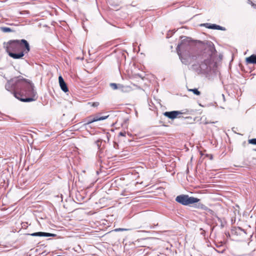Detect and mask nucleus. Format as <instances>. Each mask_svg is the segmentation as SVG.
I'll return each mask as SVG.
<instances>
[{"instance_id":"f257e3e1","label":"nucleus","mask_w":256,"mask_h":256,"mask_svg":"<svg viewBox=\"0 0 256 256\" xmlns=\"http://www.w3.org/2000/svg\"><path fill=\"white\" fill-rule=\"evenodd\" d=\"M176 51L182 64L188 65L196 62L202 74H209L216 66L214 58L216 51L212 42L207 43L204 50L200 51L193 42L182 40L178 46Z\"/></svg>"},{"instance_id":"f03ea898","label":"nucleus","mask_w":256,"mask_h":256,"mask_svg":"<svg viewBox=\"0 0 256 256\" xmlns=\"http://www.w3.org/2000/svg\"><path fill=\"white\" fill-rule=\"evenodd\" d=\"M5 88L7 90L12 92L16 98L22 102H32L38 98L34 84L22 76L14 78L8 81Z\"/></svg>"},{"instance_id":"7ed1b4c3","label":"nucleus","mask_w":256,"mask_h":256,"mask_svg":"<svg viewBox=\"0 0 256 256\" xmlns=\"http://www.w3.org/2000/svg\"><path fill=\"white\" fill-rule=\"evenodd\" d=\"M4 47L8 56L14 59H20L30 51V46L24 39L10 40L4 43Z\"/></svg>"},{"instance_id":"20e7f679","label":"nucleus","mask_w":256,"mask_h":256,"mask_svg":"<svg viewBox=\"0 0 256 256\" xmlns=\"http://www.w3.org/2000/svg\"><path fill=\"white\" fill-rule=\"evenodd\" d=\"M200 200L199 198L192 196H189L186 194L179 195L176 198V202L184 206H188L196 203Z\"/></svg>"},{"instance_id":"39448f33","label":"nucleus","mask_w":256,"mask_h":256,"mask_svg":"<svg viewBox=\"0 0 256 256\" xmlns=\"http://www.w3.org/2000/svg\"><path fill=\"white\" fill-rule=\"evenodd\" d=\"M108 116L100 117L95 116L93 118H92L91 116H90L84 120L85 123L84 124V126H86L95 122L104 120L108 118Z\"/></svg>"},{"instance_id":"423d86ee","label":"nucleus","mask_w":256,"mask_h":256,"mask_svg":"<svg viewBox=\"0 0 256 256\" xmlns=\"http://www.w3.org/2000/svg\"><path fill=\"white\" fill-rule=\"evenodd\" d=\"M182 113L180 111H171V112H166L164 113V115L168 118L174 120L177 117H178V115L181 114Z\"/></svg>"},{"instance_id":"0eeeda50","label":"nucleus","mask_w":256,"mask_h":256,"mask_svg":"<svg viewBox=\"0 0 256 256\" xmlns=\"http://www.w3.org/2000/svg\"><path fill=\"white\" fill-rule=\"evenodd\" d=\"M58 80H59V84L60 87L62 89V90L64 92H68V88L67 87V85L65 82L64 81V80L63 79L62 77L60 76L58 77Z\"/></svg>"},{"instance_id":"6e6552de","label":"nucleus","mask_w":256,"mask_h":256,"mask_svg":"<svg viewBox=\"0 0 256 256\" xmlns=\"http://www.w3.org/2000/svg\"><path fill=\"white\" fill-rule=\"evenodd\" d=\"M30 236H54V234H50V233H48V232H34V233H32V234H30Z\"/></svg>"},{"instance_id":"1a4fd4ad","label":"nucleus","mask_w":256,"mask_h":256,"mask_svg":"<svg viewBox=\"0 0 256 256\" xmlns=\"http://www.w3.org/2000/svg\"><path fill=\"white\" fill-rule=\"evenodd\" d=\"M246 62L249 64H256V55L252 54L246 58Z\"/></svg>"},{"instance_id":"9d476101","label":"nucleus","mask_w":256,"mask_h":256,"mask_svg":"<svg viewBox=\"0 0 256 256\" xmlns=\"http://www.w3.org/2000/svg\"><path fill=\"white\" fill-rule=\"evenodd\" d=\"M212 29L222 30H226V28L224 27L221 26H218V25H217L216 24H212Z\"/></svg>"},{"instance_id":"9b49d317","label":"nucleus","mask_w":256,"mask_h":256,"mask_svg":"<svg viewBox=\"0 0 256 256\" xmlns=\"http://www.w3.org/2000/svg\"><path fill=\"white\" fill-rule=\"evenodd\" d=\"M0 29L4 32H9L12 31L10 28L8 27H0Z\"/></svg>"},{"instance_id":"f8f14e48","label":"nucleus","mask_w":256,"mask_h":256,"mask_svg":"<svg viewBox=\"0 0 256 256\" xmlns=\"http://www.w3.org/2000/svg\"><path fill=\"white\" fill-rule=\"evenodd\" d=\"M196 208H200L203 210H206L208 209V208L204 204H201V203L198 204L196 205Z\"/></svg>"},{"instance_id":"ddd939ff","label":"nucleus","mask_w":256,"mask_h":256,"mask_svg":"<svg viewBox=\"0 0 256 256\" xmlns=\"http://www.w3.org/2000/svg\"><path fill=\"white\" fill-rule=\"evenodd\" d=\"M189 91L192 92L196 96H200V92L197 88L189 89Z\"/></svg>"},{"instance_id":"4468645a","label":"nucleus","mask_w":256,"mask_h":256,"mask_svg":"<svg viewBox=\"0 0 256 256\" xmlns=\"http://www.w3.org/2000/svg\"><path fill=\"white\" fill-rule=\"evenodd\" d=\"M248 142L250 144L256 145V138L250 139L248 140Z\"/></svg>"},{"instance_id":"2eb2a0df","label":"nucleus","mask_w":256,"mask_h":256,"mask_svg":"<svg viewBox=\"0 0 256 256\" xmlns=\"http://www.w3.org/2000/svg\"><path fill=\"white\" fill-rule=\"evenodd\" d=\"M212 24H209V23H206V24H201V26H205L206 28H208L212 29Z\"/></svg>"},{"instance_id":"dca6fc26","label":"nucleus","mask_w":256,"mask_h":256,"mask_svg":"<svg viewBox=\"0 0 256 256\" xmlns=\"http://www.w3.org/2000/svg\"><path fill=\"white\" fill-rule=\"evenodd\" d=\"M96 144L97 146V147L98 149H100V146L102 144V140H98L96 142Z\"/></svg>"},{"instance_id":"f3484780","label":"nucleus","mask_w":256,"mask_h":256,"mask_svg":"<svg viewBox=\"0 0 256 256\" xmlns=\"http://www.w3.org/2000/svg\"><path fill=\"white\" fill-rule=\"evenodd\" d=\"M110 86L113 90H116L118 88L117 84L115 83H110Z\"/></svg>"},{"instance_id":"a211bd4d","label":"nucleus","mask_w":256,"mask_h":256,"mask_svg":"<svg viewBox=\"0 0 256 256\" xmlns=\"http://www.w3.org/2000/svg\"><path fill=\"white\" fill-rule=\"evenodd\" d=\"M130 229L128 228H118L114 230V231L116 232H120V231H128Z\"/></svg>"},{"instance_id":"6ab92c4d","label":"nucleus","mask_w":256,"mask_h":256,"mask_svg":"<svg viewBox=\"0 0 256 256\" xmlns=\"http://www.w3.org/2000/svg\"><path fill=\"white\" fill-rule=\"evenodd\" d=\"M248 3L252 5L254 8H256V4H254L252 1L248 0Z\"/></svg>"},{"instance_id":"aec40b11","label":"nucleus","mask_w":256,"mask_h":256,"mask_svg":"<svg viewBox=\"0 0 256 256\" xmlns=\"http://www.w3.org/2000/svg\"><path fill=\"white\" fill-rule=\"evenodd\" d=\"M126 132H120L119 133V136H126Z\"/></svg>"},{"instance_id":"412c9836","label":"nucleus","mask_w":256,"mask_h":256,"mask_svg":"<svg viewBox=\"0 0 256 256\" xmlns=\"http://www.w3.org/2000/svg\"><path fill=\"white\" fill-rule=\"evenodd\" d=\"M236 230H237L236 232H245L244 230L240 228H238V229H236Z\"/></svg>"},{"instance_id":"4be33fe9","label":"nucleus","mask_w":256,"mask_h":256,"mask_svg":"<svg viewBox=\"0 0 256 256\" xmlns=\"http://www.w3.org/2000/svg\"><path fill=\"white\" fill-rule=\"evenodd\" d=\"M98 104H99V103H98V102H94V103L92 104V106H97Z\"/></svg>"},{"instance_id":"5701e85b","label":"nucleus","mask_w":256,"mask_h":256,"mask_svg":"<svg viewBox=\"0 0 256 256\" xmlns=\"http://www.w3.org/2000/svg\"><path fill=\"white\" fill-rule=\"evenodd\" d=\"M60 256V255H58V256Z\"/></svg>"}]
</instances>
